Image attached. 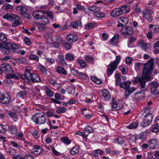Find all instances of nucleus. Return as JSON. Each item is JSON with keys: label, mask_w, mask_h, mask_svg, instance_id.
<instances>
[{"label": "nucleus", "mask_w": 159, "mask_h": 159, "mask_svg": "<svg viewBox=\"0 0 159 159\" xmlns=\"http://www.w3.org/2000/svg\"><path fill=\"white\" fill-rule=\"evenodd\" d=\"M153 68V59H151L146 63L144 66L143 71V74L139 84L141 89L145 88L146 86L145 80L149 81L151 77L149 75L152 71Z\"/></svg>", "instance_id": "f257e3e1"}, {"label": "nucleus", "mask_w": 159, "mask_h": 159, "mask_svg": "<svg viewBox=\"0 0 159 159\" xmlns=\"http://www.w3.org/2000/svg\"><path fill=\"white\" fill-rule=\"evenodd\" d=\"M30 71V70L27 69L25 71V82L26 83H29L30 80L34 83L40 82L41 80L39 75L35 73H31Z\"/></svg>", "instance_id": "f03ea898"}, {"label": "nucleus", "mask_w": 159, "mask_h": 159, "mask_svg": "<svg viewBox=\"0 0 159 159\" xmlns=\"http://www.w3.org/2000/svg\"><path fill=\"white\" fill-rule=\"evenodd\" d=\"M120 57L119 56H117L116 57V61L111 63L107 66V74L108 76L111 75L115 70L116 69L117 65L120 60Z\"/></svg>", "instance_id": "7ed1b4c3"}, {"label": "nucleus", "mask_w": 159, "mask_h": 159, "mask_svg": "<svg viewBox=\"0 0 159 159\" xmlns=\"http://www.w3.org/2000/svg\"><path fill=\"white\" fill-rule=\"evenodd\" d=\"M32 119L35 123L39 124H43L46 121L44 115H41L40 113L34 115L32 116Z\"/></svg>", "instance_id": "20e7f679"}, {"label": "nucleus", "mask_w": 159, "mask_h": 159, "mask_svg": "<svg viewBox=\"0 0 159 159\" xmlns=\"http://www.w3.org/2000/svg\"><path fill=\"white\" fill-rule=\"evenodd\" d=\"M2 72L6 74L13 72V71L11 66L8 64H3L1 65L0 68V74Z\"/></svg>", "instance_id": "39448f33"}, {"label": "nucleus", "mask_w": 159, "mask_h": 159, "mask_svg": "<svg viewBox=\"0 0 159 159\" xmlns=\"http://www.w3.org/2000/svg\"><path fill=\"white\" fill-rule=\"evenodd\" d=\"M148 85L151 87V93L154 94H158L159 91L157 89L159 86V84L157 82L153 81L150 82Z\"/></svg>", "instance_id": "423d86ee"}, {"label": "nucleus", "mask_w": 159, "mask_h": 159, "mask_svg": "<svg viewBox=\"0 0 159 159\" xmlns=\"http://www.w3.org/2000/svg\"><path fill=\"white\" fill-rule=\"evenodd\" d=\"M150 112V108L148 107H146L142 111V112H143L142 116H144L146 118L152 121L153 116Z\"/></svg>", "instance_id": "0eeeda50"}, {"label": "nucleus", "mask_w": 159, "mask_h": 159, "mask_svg": "<svg viewBox=\"0 0 159 159\" xmlns=\"http://www.w3.org/2000/svg\"><path fill=\"white\" fill-rule=\"evenodd\" d=\"M153 11L151 9L148 10H144L142 11V14L144 17L146 18L149 22H151L153 20L152 15L153 13Z\"/></svg>", "instance_id": "6e6552de"}, {"label": "nucleus", "mask_w": 159, "mask_h": 159, "mask_svg": "<svg viewBox=\"0 0 159 159\" xmlns=\"http://www.w3.org/2000/svg\"><path fill=\"white\" fill-rule=\"evenodd\" d=\"M11 100V98L8 95L0 93V102L7 105L10 102Z\"/></svg>", "instance_id": "1a4fd4ad"}, {"label": "nucleus", "mask_w": 159, "mask_h": 159, "mask_svg": "<svg viewBox=\"0 0 159 159\" xmlns=\"http://www.w3.org/2000/svg\"><path fill=\"white\" fill-rule=\"evenodd\" d=\"M120 32L122 34L131 35L133 33V30L131 27L126 26L123 27Z\"/></svg>", "instance_id": "9d476101"}, {"label": "nucleus", "mask_w": 159, "mask_h": 159, "mask_svg": "<svg viewBox=\"0 0 159 159\" xmlns=\"http://www.w3.org/2000/svg\"><path fill=\"white\" fill-rule=\"evenodd\" d=\"M11 43H4L3 48H2V51L4 54L8 55L10 52L11 48Z\"/></svg>", "instance_id": "9b49d317"}, {"label": "nucleus", "mask_w": 159, "mask_h": 159, "mask_svg": "<svg viewBox=\"0 0 159 159\" xmlns=\"http://www.w3.org/2000/svg\"><path fill=\"white\" fill-rule=\"evenodd\" d=\"M78 38L77 35L74 34H69L66 37V40L67 41L71 43H74L76 42Z\"/></svg>", "instance_id": "f8f14e48"}, {"label": "nucleus", "mask_w": 159, "mask_h": 159, "mask_svg": "<svg viewBox=\"0 0 159 159\" xmlns=\"http://www.w3.org/2000/svg\"><path fill=\"white\" fill-rule=\"evenodd\" d=\"M3 19H7L10 21L14 20L15 19H17V20L18 19V20H19L20 19V18L18 16L14 14L10 15L9 13L3 16Z\"/></svg>", "instance_id": "ddd939ff"}, {"label": "nucleus", "mask_w": 159, "mask_h": 159, "mask_svg": "<svg viewBox=\"0 0 159 159\" xmlns=\"http://www.w3.org/2000/svg\"><path fill=\"white\" fill-rule=\"evenodd\" d=\"M32 153L37 155L43 152V150L40 148L39 145H34L33 146V148L31 150Z\"/></svg>", "instance_id": "4468645a"}, {"label": "nucleus", "mask_w": 159, "mask_h": 159, "mask_svg": "<svg viewBox=\"0 0 159 159\" xmlns=\"http://www.w3.org/2000/svg\"><path fill=\"white\" fill-rule=\"evenodd\" d=\"M122 13V10L121 8H116L111 11V15L112 17H116L120 15Z\"/></svg>", "instance_id": "2eb2a0df"}, {"label": "nucleus", "mask_w": 159, "mask_h": 159, "mask_svg": "<svg viewBox=\"0 0 159 159\" xmlns=\"http://www.w3.org/2000/svg\"><path fill=\"white\" fill-rule=\"evenodd\" d=\"M33 16L36 19L40 20L44 16V13L43 11L39 10L34 12Z\"/></svg>", "instance_id": "dca6fc26"}, {"label": "nucleus", "mask_w": 159, "mask_h": 159, "mask_svg": "<svg viewBox=\"0 0 159 159\" xmlns=\"http://www.w3.org/2000/svg\"><path fill=\"white\" fill-rule=\"evenodd\" d=\"M146 89L137 92L135 94V99L137 100H141L145 96V93L143 92L144 90H145Z\"/></svg>", "instance_id": "f3484780"}, {"label": "nucleus", "mask_w": 159, "mask_h": 159, "mask_svg": "<svg viewBox=\"0 0 159 159\" xmlns=\"http://www.w3.org/2000/svg\"><path fill=\"white\" fill-rule=\"evenodd\" d=\"M112 105L111 106L112 109L113 111H116L120 109L122 107V106L120 104H117L116 102L114 100H113Z\"/></svg>", "instance_id": "a211bd4d"}, {"label": "nucleus", "mask_w": 159, "mask_h": 159, "mask_svg": "<svg viewBox=\"0 0 159 159\" xmlns=\"http://www.w3.org/2000/svg\"><path fill=\"white\" fill-rule=\"evenodd\" d=\"M135 90V89L134 88H129H129L126 89L125 92V97L126 98H128L129 96Z\"/></svg>", "instance_id": "6ab92c4d"}, {"label": "nucleus", "mask_w": 159, "mask_h": 159, "mask_svg": "<svg viewBox=\"0 0 159 159\" xmlns=\"http://www.w3.org/2000/svg\"><path fill=\"white\" fill-rule=\"evenodd\" d=\"M102 96L106 100H109L111 98L110 94L109 91L107 89H104L102 92Z\"/></svg>", "instance_id": "aec40b11"}, {"label": "nucleus", "mask_w": 159, "mask_h": 159, "mask_svg": "<svg viewBox=\"0 0 159 159\" xmlns=\"http://www.w3.org/2000/svg\"><path fill=\"white\" fill-rule=\"evenodd\" d=\"M131 84V82L129 81H125L122 83L120 87L121 88L126 89L129 87Z\"/></svg>", "instance_id": "412c9836"}, {"label": "nucleus", "mask_w": 159, "mask_h": 159, "mask_svg": "<svg viewBox=\"0 0 159 159\" xmlns=\"http://www.w3.org/2000/svg\"><path fill=\"white\" fill-rule=\"evenodd\" d=\"M149 146L150 148L153 149L155 148L157 144V141L155 139H152L149 141Z\"/></svg>", "instance_id": "4be33fe9"}, {"label": "nucleus", "mask_w": 159, "mask_h": 159, "mask_svg": "<svg viewBox=\"0 0 159 159\" xmlns=\"http://www.w3.org/2000/svg\"><path fill=\"white\" fill-rule=\"evenodd\" d=\"M116 82V85L117 86H120L121 84V80L120 78V74H116L115 75Z\"/></svg>", "instance_id": "5701e85b"}, {"label": "nucleus", "mask_w": 159, "mask_h": 159, "mask_svg": "<svg viewBox=\"0 0 159 159\" xmlns=\"http://www.w3.org/2000/svg\"><path fill=\"white\" fill-rule=\"evenodd\" d=\"M39 20V24L40 25H45L48 23V18L47 17H44V16Z\"/></svg>", "instance_id": "b1692460"}, {"label": "nucleus", "mask_w": 159, "mask_h": 159, "mask_svg": "<svg viewBox=\"0 0 159 159\" xmlns=\"http://www.w3.org/2000/svg\"><path fill=\"white\" fill-rule=\"evenodd\" d=\"M138 45L140 46L142 48V49L147 51V49H149V48H147L146 44L144 42L143 40H141L138 43Z\"/></svg>", "instance_id": "393cba45"}, {"label": "nucleus", "mask_w": 159, "mask_h": 159, "mask_svg": "<svg viewBox=\"0 0 159 159\" xmlns=\"http://www.w3.org/2000/svg\"><path fill=\"white\" fill-rule=\"evenodd\" d=\"M151 122L152 121L144 117L141 125L143 127H145L149 125Z\"/></svg>", "instance_id": "a878e982"}, {"label": "nucleus", "mask_w": 159, "mask_h": 159, "mask_svg": "<svg viewBox=\"0 0 159 159\" xmlns=\"http://www.w3.org/2000/svg\"><path fill=\"white\" fill-rule=\"evenodd\" d=\"M56 70L58 73L63 74L65 75L67 74V71L64 68L60 67L58 66L56 68Z\"/></svg>", "instance_id": "bb28decb"}, {"label": "nucleus", "mask_w": 159, "mask_h": 159, "mask_svg": "<svg viewBox=\"0 0 159 159\" xmlns=\"http://www.w3.org/2000/svg\"><path fill=\"white\" fill-rule=\"evenodd\" d=\"M119 38V36L117 35H115L110 40V43L112 45L115 44L117 42Z\"/></svg>", "instance_id": "cd10ccee"}, {"label": "nucleus", "mask_w": 159, "mask_h": 159, "mask_svg": "<svg viewBox=\"0 0 159 159\" xmlns=\"http://www.w3.org/2000/svg\"><path fill=\"white\" fill-rule=\"evenodd\" d=\"M88 9L89 11L95 12L99 11L100 10V7H97L95 6H93L89 7Z\"/></svg>", "instance_id": "c85d7f7f"}, {"label": "nucleus", "mask_w": 159, "mask_h": 159, "mask_svg": "<svg viewBox=\"0 0 159 159\" xmlns=\"http://www.w3.org/2000/svg\"><path fill=\"white\" fill-rule=\"evenodd\" d=\"M13 78L16 79H19L20 78H22L24 80L25 79V75H21L18 73H16L15 74H12Z\"/></svg>", "instance_id": "c756f323"}, {"label": "nucleus", "mask_w": 159, "mask_h": 159, "mask_svg": "<svg viewBox=\"0 0 159 159\" xmlns=\"http://www.w3.org/2000/svg\"><path fill=\"white\" fill-rule=\"evenodd\" d=\"M45 89L46 95L49 97H52L53 95V92L47 86H46Z\"/></svg>", "instance_id": "7c9ffc66"}, {"label": "nucleus", "mask_w": 159, "mask_h": 159, "mask_svg": "<svg viewBox=\"0 0 159 159\" xmlns=\"http://www.w3.org/2000/svg\"><path fill=\"white\" fill-rule=\"evenodd\" d=\"M138 125V122L137 121L131 123L127 127V128L129 129H133L136 128Z\"/></svg>", "instance_id": "2f4dec72"}, {"label": "nucleus", "mask_w": 159, "mask_h": 159, "mask_svg": "<svg viewBox=\"0 0 159 159\" xmlns=\"http://www.w3.org/2000/svg\"><path fill=\"white\" fill-rule=\"evenodd\" d=\"M16 11H19L21 12L20 14H22V13L25 12L27 10V8L25 6H18L16 7Z\"/></svg>", "instance_id": "473e14b6"}, {"label": "nucleus", "mask_w": 159, "mask_h": 159, "mask_svg": "<svg viewBox=\"0 0 159 159\" xmlns=\"http://www.w3.org/2000/svg\"><path fill=\"white\" fill-rule=\"evenodd\" d=\"M93 128L89 126H87L85 127L84 129V133L89 134V133H93Z\"/></svg>", "instance_id": "72a5a7b5"}, {"label": "nucleus", "mask_w": 159, "mask_h": 159, "mask_svg": "<svg viewBox=\"0 0 159 159\" xmlns=\"http://www.w3.org/2000/svg\"><path fill=\"white\" fill-rule=\"evenodd\" d=\"M58 60L59 62L63 65L66 66V62L63 56L60 55L58 56Z\"/></svg>", "instance_id": "f704fd0d"}, {"label": "nucleus", "mask_w": 159, "mask_h": 159, "mask_svg": "<svg viewBox=\"0 0 159 159\" xmlns=\"http://www.w3.org/2000/svg\"><path fill=\"white\" fill-rule=\"evenodd\" d=\"M3 9L4 10H12V7L10 4L8 3H6L2 7Z\"/></svg>", "instance_id": "c9c22d12"}, {"label": "nucleus", "mask_w": 159, "mask_h": 159, "mask_svg": "<svg viewBox=\"0 0 159 159\" xmlns=\"http://www.w3.org/2000/svg\"><path fill=\"white\" fill-rule=\"evenodd\" d=\"M79 152V149L77 147H74L70 151V154L72 155H74Z\"/></svg>", "instance_id": "e433bc0d"}, {"label": "nucleus", "mask_w": 159, "mask_h": 159, "mask_svg": "<svg viewBox=\"0 0 159 159\" xmlns=\"http://www.w3.org/2000/svg\"><path fill=\"white\" fill-rule=\"evenodd\" d=\"M9 129L11 133L14 134H16L17 131L16 128L14 126H10L9 127Z\"/></svg>", "instance_id": "4c0bfd02"}, {"label": "nucleus", "mask_w": 159, "mask_h": 159, "mask_svg": "<svg viewBox=\"0 0 159 159\" xmlns=\"http://www.w3.org/2000/svg\"><path fill=\"white\" fill-rule=\"evenodd\" d=\"M0 40L4 42H6L7 40V39L5 35L2 33H0Z\"/></svg>", "instance_id": "58836bf2"}, {"label": "nucleus", "mask_w": 159, "mask_h": 159, "mask_svg": "<svg viewBox=\"0 0 159 159\" xmlns=\"http://www.w3.org/2000/svg\"><path fill=\"white\" fill-rule=\"evenodd\" d=\"M91 79L95 83L97 84H101L102 83V81L100 80H99L95 76H92Z\"/></svg>", "instance_id": "ea45409f"}, {"label": "nucleus", "mask_w": 159, "mask_h": 159, "mask_svg": "<svg viewBox=\"0 0 159 159\" xmlns=\"http://www.w3.org/2000/svg\"><path fill=\"white\" fill-rule=\"evenodd\" d=\"M121 9L122 10V12H128L129 11V7L128 5H124L122 6L121 7Z\"/></svg>", "instance_id": "a19ab883"}, {"label": "nucleus", "mask_w": 159, "mask_h": 159, "mask_svg": "<svg viewBox=\"0 0 159 159\" xmlns=\"http://www.w3.org/2000/svg\"><path fill=\"white\" fill-rule=\"evenodd\" d=\"M119 20L124 23L125 25L127 24L129 21L128 18L126 17H120L119 18Z\"/></svg>", "instance_id": "79ce46f5"}, {"label": "nucleus", "mask_w": 159, "mask_h": 159, "mask_svg": "<svg viewBox=\"0 0 159 159\" xmlns=\"http://www.w3.org/2000/svg\"><path fill=\"white\" fill-rule=\"evenodd\" d=\"M61 43L64 46V47L67 49H69L71 48V45L70 44L68 43L65 40L62 41Z\"/></svg>", "instance_id": "37998d69"}, {"label": "nucleus", "mask_w": 159, "mask_h": 159, "mask_svg": "<svg viewBox=\"0 0 159 159\" xmlns=\"http://www.w3.org/2000/svg\"><path fill=\"white\" fill-rule=\"evenodd\" d=\"M75 73L76 74H75L74 75H76L77 76H79L81 78L83 79H85L86 77L85 75L83 74V73H78V71H75Z\"/></svg>", "instance_id": "c03bdc74"}, {"label": "nucleus", "mask_w": 159, "mask_h": 159, "mask_svg": "<svg viewBox=\"0 0 159 159\" xmlns=\"http://www.w3.org/2000/svg\"><path fill=\"white\" fill-rule=\"evenodd\" d=\"M120 69L123 74H125L127 73L128 69L126 66H125L124 67L120 66Z\"/></svg>", "instance_id": "a18cd8bd"}, {"label": "nucleus", "mask_w": 159, "mask_h": 159, "mask_svg": "<svg viewBox=\"0 0 159 159\" xmlns=\"http://www.w3.org/2000/svg\"><path fill=\"white\" fill-rule=\"evenodd\" d=\"M7 132L6 127L4 125L0 124V132L2 134H4Z\"/></svg>", "instance_id": "49530a36"}, {"label": "nucleus", "mask_w": 159, "mask_h": 159, "mask_svg": "<svg viewBox=\"0 0 159 159\" xmlns=\"http://www.w3.org/2000/svg\"><path fill=\"white\" fill-rule=\"evenodd\" d=\"M74 58V56L71 54H68L65 55L66 60H68L70 61H72Z\"/></svg>", "instance_id": "de8ad7c7"}, {"label": "nucleus", "mask_w": 159, "mask_h": 159, "mask_svg": "<svg viewBox=\"0 0 159 159\" xmlns=\"http://www.w3.org/2000/svg\"><path fill=\"white\" fill-rule=\"evenodd\" d=\"M158 127L156 125H154L152 127L151 131L153 133H157L159 131Z\"/></svg>", "instance_id": "09e8293b"}, {"label": "nucleus", "mask_w": 159, "mask_h": 159, "mask_svg": "<svg viewBox=\"0 0 159 159\" xmlns=\"http://www.w3.org/2000/svg\"><path fill=\"white\" fill-rule=\"evenodd\" d=\"M95 24V23L92 22L87 24L85 26V28L87 30H89L93 28V26Z\"/></svg>", "instance_id": "8fccbe9b"}, {"label": "nucleus", "mask_w": 159, "mask_h": 159, "mask_svg": "<svg viewBox=\"0 0 159 159\" xmlns=\"http://www.w3.org/2000/svg\"><path fill=\"white\" fill-rule=\"evenodd\" d=\"M16 60L17 63L20 64L25 63L27 61L24 58H17Z\"/></svg>", "instance_id": "3c124183"}, {"label": "nucleus", "mask_w": 159, "mask_h": 159, "mask_svg": "<svg viewBox=\"0 0 159 159\" xmlns=\"http://www.w3.org/2000/svg\"><path fill=\"white\" fill-rule=\"evenodd\" d=\"M11 50L13 51H15L16 50L18 49L19 48L18 45L15 43L11 44Z\"/></svg>", "instance_id": "603ef678"}, {"label": "nucleus", "mask_w": 159, "mask_h": 159, "mask_svg": "<svg viewBox=\"0 0 159 159\" xmlns=\"http://www.w3.org/2000/svg\"><path fill=\"white\" fill-rule=\"evenodd\" d=\"M61 140L64 143L67 144H69L71 142V140L66 137L61 138Z\"/></svg>", "instance_id": "864d4df0"}, {"label": "nucleus", "mask_w": 159, "mask_h": 159, "mask_svg": "<svg viewBox=\"0 0 159 159\" xmlns=\"http://www.w3.org/2000/svg\"><path fill=\"white\" fill-rule=\"evenodd\" d=\"M77 62L80 64V66L81 67L84 68L86 67V64L83 60H78Z\"/></svg>", "instance_id": "5fc2aeb1"}, {"label": "nucleus", "mask_w": 159, "mask_h": 159, "mask_svg": "<svg viewBox=\"0 0 159 159\" xmlns=\"http://www.w3.org/2000/svg\"><path fill=\"white\" fill-rule=\"evenodd\" d=\"M67 110L66 108L63 107H60L56 110V112L58 113H64Z\"/></svg>", "instance_id": "6e6d98bb"}, {"label": "nucleus", "mask_w": 159, "mask_h": 159, "mask_svg": "<svg viewBox=\"0 0 159 159\" xmlns=\"http://www.w3.org/2000/svg\"><path fill=\"white\" fill-rule=\"evenodd\" d=\"M117 143L119 144H122L125 142V139L122 137H119L116 139Z\"/></svg>", "instance_id": "4d7b16f0"}, {"label": "nucleus", "mask_w": 159, "mask_h": 159, "mask_svg": "<svg viewBox=\"0 0 159 159\" xmlns=\"http://www.w3.org/2000/svg\"><path fill=\"white\" fill-rule=\"evenodd\" d=\"M132 59L130 57H127L125 59L126 63L128 65H130L132 63Z\"/></svg>", "instance_id": "13d9d810"}, {"label": "nucleus", "mask_w": 159, "mask_h": 159, "mask_svg": "<svg viewBox=\"0 0 159 159\" xmlns=\"http://www.w3.org/2000/svg\"><path fill=\"white\" fill-rule=\"evenodd\" d=\"M30 58L32 60L38 61L39 60V58L36 55H31L30 56Z\"/></svg>", "instance_id": "bf43d9fd"}, {"label": "nucleus", "mask_w": 159, "mask_h": 159, "mask_svg": "<svg viewBox=\"0 0 159 159\" xmlns=\"http://www.w3.org/2000/svg\"><path fill=\"white\" fill-rule=\"evenodd\" d=\"M136 39V38L133 37H130L129 39V42L128 43L129 47H130L132 45V43H133Z\"/></svg>", "instance_id": "052dcab7"}, {"label": "nucleus", "mask_w": 159, "mask_h": 159, "mask_svg": "<svg viewBox=\"0 0 159 159\" xmlns=\"http://www.w3.org/2000/svg\"><path fill=\"white\" fill-rule=\"evenodd\" d=\"M25 43L28 45H30L31 44V42L29 39L27 37L25 38Z\"/></svg>", "instance_id": "680f3d73"}, {"label": "nucleus", "mask_w": 159, "mask_h": 159, "mask_svg": "<svg viewBox=\"0 0 159 159\" xmlns=\"http://www.w3.org/2000/svg\"><path fill=\"white\" fill-rule=\"evenodd\" d=\"M85 60L91 63L93 60V58L90 56H87L85 57Z\"/></svg>", "instance_id": "e2e57ef3"}, {"label": "nucleus", "mask_w": 159, "mask_h": 159, "mask_svg": "<svg viewBox=\"0 0 159 159\" xmlns=\"http://www.w3.org/2000/svg\"><path fill=\"white\" fill-rule=\"evenodd\" d=\"M68 93L70 94H73L75 93V89L72 87H69L68 88Z\"/></svg>", "instance_id": "0e129e2a"}, {"label": "nucleus", "mask_w": 159, "mask_h": 159, "mask_svg": "<svg viewBox=\"0 0 159 159\" xmlns=\"http://www.w3.org/2000/svg\"><path fill=\"white\" fill-rule=\"evenodd\" d=\"M39 30L41 31H43L45 30L46 27L44 25H40L38 26Z\"/></svg>", "instance_id": "69168bd1"}, {"label": "nucleus", "mask_w": 159, "mask_h": 159, "mask_svg": "<svg viewBox=\"0 0 159 159\" xmlns=\"http://www.w3.org/2000/svg\"><path fill=\"white\" fill-rule=\"evenodd\" d=\"M39 68L40 69L43 73L45 74H47V72L44 66H39Z\"/></svg>", "instance_id": "338daca9"}, {"label": "nucleus", "mask_w": 159, "mask_h": 159, "mask_svg": "<svg viewBox=\"0 0 159 159\" xmlns=\"http://www.w3.org/2000/svg\"><path fill=\"white\" fill-rule=\"evenodd\" d=\"M13 159H24V157H21L20 155H17L14 156L12 157Z\"/></svg>", "instance_id": "774afa93"}]
</instances>
